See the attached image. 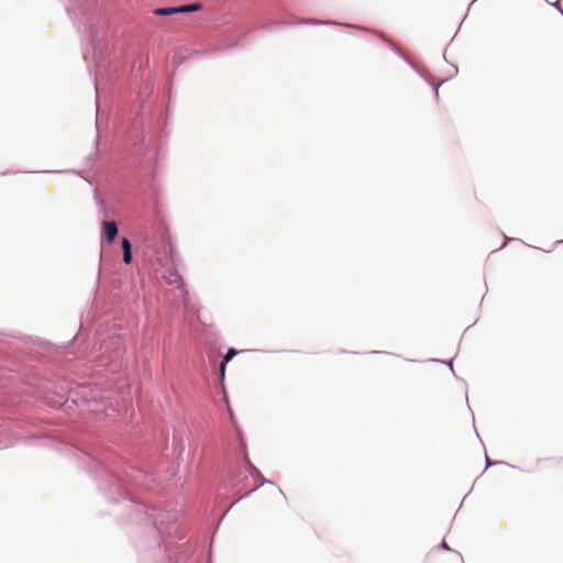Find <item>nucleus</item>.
Instances as JSON below:
<instances>
[{
    "mask_svg": "<svg viewBox=\"0 0 563 563\" xmlns=\"http://www.w3.org/2000/svg\"><path fill=\"white\" fill-rule=\"evenodd\" d=\"M87 470L95 476L100 492L108 501L119 503L121 499H129L131 504L135 500L132 497L130 487H140L147 475L139 468L129 466H117L114 461L100 460L91 452L84 451L78 448H71Z\"/></svg>",
    "mask_w": 563,
    "mask_h": 563,
    "instance_id": "nucleus-1",
    "label": "nucleus"
},
{
    "mask_svg": "<svg viewBox=\"0 0 563 563\" xmlns=\"http://www.w3.org/2000/svg\"><path fill=\"white\" fill-rule=\"evenodd\" d=\"M65 8L78 30L84 27V31L89 33V44L92 51V59L97 68L96 76H98L106 66L107 60L103 56L101 40L98 33L93 31V22L96 19L95 0H66Z\"/></svg>",
    "mask_w": 563,
    "mask_h": 563,
    "instance_id": "nucleus-2",
    "label": "nucleus"
},
{
    "mask_svg": "<svg viewBox=\"0 0 563 563\" xmlns=\"http://www.w3.org/2000/svg\"><path fill=\"white\" fill-rule=\"evenodd\" d=\"M167 283L170 285H176L180 290L181 300L185 306L188 303V290L186 288L185 280L183 276L179 274L177 269L168 271Z\"/></svg>",
    "mask_w": 563,
    "mask_h": 563,
    "instance_id": "nucleus-3",
    "label": "nucleus"
},
{
    "mask_svg": "<svg viewBox=\"0 0 563 563\" xmlns=\"http://www.w3.org/2000/svg\"><path fill=\"white\" fill-rule=\"evenodd\" d=\"M145 514L152 520L155 530L159 534H164L165 532L170 534L172 530L176 529L175 527L164 528L165 520L163 519V515L159 514L156 508H147Z\"/></svg>",
    "mask_w": 563,
    "mask_h": 563,
    "instance_id": "nucleus-4",
    "label": "nucleus"
},
{
    "mask_svg": "<svg viewBox=\"0 0 563 563\" xmlns=\"http://www.w3.org/2000/svg\"><path fill=\"white\" fill-rule=\"evenodd\" d=\"M244 466L246 468V471L250 473V475L252 476H257V477H261L262 478V482L260 485H257L255 488L246 492L244 495H242L236 501H234L231 507L236 504L239 500L250 496L252 493H254L258 487L263 486L264 484H273V482L268 481V479H265L262 477V474L261 472L252 464V462L250 461L246 452L244 451Z\"/></svg>",
    "mask_w": 563,
    "mask_h": 563,
    "instance_id": "nucleus-5",
    "label": "nucleus"
},
{
    "mask_svg": "<svg viewBox=\"0 0 563 563\" xmlns=\"http://www.w3.org/2000/svg\"><path fill=\"white\" fill-rule=\"evenodd\" d=\"M103 234L108 243L112 244L119 233L118 224L115 221H103L102 222Z\"/></svg>",
    "mask_w": 563,
    "mask_h": 563,
    "instance_id": "nucleus-6",
    "label": "nucleus"
},
{
    "mask_svg": "<svg viewBox=\"0 0 563 563\" xmlns=\"http://www.w3.org/2000/svg\"><path fill=\"white\" fill-rule=\"evenodd\" d=\"M122 252H123V263L125 265H129L132 263L133 255H132V244L128 238H123L121 241Z\"/></svg>",
    "mask_w": 563,
    "mask_h": 563,
    "instance_id": "nucleus-7",
    "label": "nucleus"
},
{
    "mask_svg": "<svg viewBox=\"0 0 563 563\" xmlns=\"http://www.w3.org/2000/svg\"><path fill=\"white\" fill-rule=\"evenodd\" d=\"M202 8L200 2H191L183 5H177L178 13H189L199 11Z\"/></svg>",
    "mask_w": 563,
    "mask_h": 563,
    "instance_id": "nucleus-8",
    "label": "nucleus"
},
{
    "mask_svg": "<svg viewBox=\"0 0 563 563\" xmlns=\"http://www.w3.org/2000/svg\"><path fill=\"white\" fill-rule=\"evenodd\" d=\"M153 13L158 16H168L178 13L177 7H162L153 10Z\"/></svg>",
    "mask_w": 563,
    "mask_h": 563,
    "instance_id": "nucleus-9",
    "label": "nucleus"
},
{
    "mask_svg": "<svg viewBox=\"0 0 563 563\" xmlns=\"http://www.w3.org/2000/svg\"><path fill=\"white\" fill-rule=\"evenodd\" d=\"M385 42L389 43L393 48L411 66L415 67V64L389 40H387L382 33H377Z\"/></svg>",
    "mask_w": 563,
    "mask_h": 563,
    "instance_id": "nucleus-10",
    "label": "nucleus"
},
{
    "mask_svg": "<svg viewBox=\"0 0 563 563\" xmlns=\"http://www.w3.org/2000/svg\"><path fill=\"white\" fill-rule=\"evenodd\" d=\"M298 24H313V25H317V24H338L336 22H333V21H321V20H314V19H302L298 22Z\"/></svg>",
    "mask_w": 563,
    "mask_h": 563,
    "instance_id": "nucleus-11",
    "label": "nucleus"
},
{
    "mask_svg": "<svg viewBox=\"0 0 563 563\" xmlns=\"http://www.w3.org/2000/svg\"><path fill=\"white\" fill-rule=\"evenodd\" d=\"M236 355H238V351L234 347H229L225 355L222 358V362L229 363Z\"/></svg>",
    "mask_w": 563,
    "mask_h": 563,
    "instance_id": "nucleus-12",
    "label": "nucleus"
},
{
    "mask_svg": "<svg viewBox=\"0 0 563 563\" xmlns=\"http://www.w3.org/2000/svg\"><path fill=\"white\" fill-rule=\"evenodd\" d=\"M448 80V78L445 79H442L438 82H433L431 84L432 85V88H433V91H434V95H435V98H439V88Z\"/></svg>",
    "mask_w": 563,
    "mask_h": 563,
    "instance_id": "nucleus-13",
    "label": "nucleus"
},
{
    "mask_svg": "<svg viewBox=\"0 0 563 563\" xmlns=\"http://www.w3.org/2000/svg\"><path fill=\"white\" fill-rule=\"evenodd\" d=\"M485 460H486V467H490L494 465H508L504 461H492L487 455H486Z\"/></svg>",
    "mask_w": 563,
    "mask_h": 563,
    "instance_id": "nucleus-14",
    "label": "nucleus"
},
{
    "mask_svg": "<svg viewBox=\"0 0 563 563\" xmlns=\"http://www.w3.org/2000/svg\"><path fill=\"white\" fill-rule=\"evenodd\" d=\"M227 365H228V363H223V362L221 361L220 366H219V372H220V378H221V380H223V379H224Z\"/></svg>",
    "mask_w": 563,
    "mask_h": 563,
    "instance_id": "nucleus-15",
    "label": "nucleus"
},
{
    "mask_svg": "<svg viewBox=\"0 0 563 563\" xmlns=\"http://www.w3.org/2000/svg\"><path fill=\"white\" fill-rule=\"evenodd\" d=\"M433 362H439L438 360H432ZM441 363L445 364L450 367V369L453 372V360L450 361H440Z\"/></svg>",
    "mask_w": 563,
    "mask_h": 563,
    "instance_id": "nucleus-16",
    "label": "nucleus"
},
{
    "mask_svg": "<svg viewBox=\"0 0 563 563\" xmlns=\"http://www.w3.org/2000/svg\"><path fill=\"white\" fill-rule=\"evenodd\" d=\"M440 548L444 551H452L451 548L449 547V544L443 540L442 543L440 544Z\"/></svg>",
    "mask_w": 563,
    "mask_h": 563,
    "instance_id": "nucleus-17",
    "label": "nucleus"
},
{
    "mask_svg": "<svg viewBox=\"0 0 563 563\" xmlns=\"http://www.w3.org/2000/svg\"><path fill=\"white\" fill-rule=\"evenodd\" d=\"M553 5H554V7H555V9H556V10H558L562 15H563V10H562V8H561L560 3H559V2H555V3H553Z\"/></svg>",
    "mask_w": 563,
    "mask_h": 563,
    "instance_id": "nucleus-18",
    "label": "nucleus"
},
{
    "mask_svg": "<svg viewBox=\"0 0 563 563\" xmlns=\"http://www.w3.org/2000/svg\"><path fill=\"white\" fill-rule=\"evenodd\" d=\"M175 255H176V252H175V251H174V249L170 246V257H172V260H174Z\"/></svg>",
    "mask_w": 563,
    "mask_h": 563,
    "instance_id": "nucleus-19",
    "label": "nucleus"
},
{
    "mask_svg": "<svg viewBox=\"0 0 563 563\" xmlns=\"http://www.w3.org/2000/svg\"><path fill=\"white\" fill-rule=\"evenodd\" d=\"M95 89H96V92H97L96 97L98 98V85H97V81H95Z\"/></svg>",
    "mask_w": 563,
    "mask_h": 563,
    "instance_id": "nucleus-20",
    "label": "nucleus"
},
{
    "mask_svg": "<svg viewBox=\"0 0 563 563\" xmlns=\"http://www.w3.org/2000/svg\"><path fill=\"white\" fill-rule=\"evenodd\" d=\"M162 543H163V545H164V551H165V552H167L168 548H167V545L165 544V541H163V540H162Z\"/></svg>",
    "mask_w": 563,
    "mask_h": 563,
    "instance_id": "nucleus-21",
    "label": "nucleus"
},
{
    "mask_svg": "<svg viewBox=\"0 0 563 563\" xmlns=\"http://www.w3.org/2000/svg\"><path fill=\"white\" fill-rule=\"evenodd\" d=\"M228 409H229V413H230V416L232 417V416H233V412H232L231 408L229 407Z\"/></svg>",
    "mask_w": 563,
    "mask_h": 563,
    "instance_id": "nucleus-22",
    "label": "nucleus"
},
{
    "mask_svg": "<svg viewBox=\"0 0 563 563\" xmlns=\"http://www.w3.org/2000/svg\"><path fill=\"white\" fill-rule=\"evenodd\" d=\"M84 58H85L86 60L88 59V53H85Z\"/></svg>",
    "mask_w": 563,
    "mask_h": 563,
    "instance_id": "nucleus-23",
    "label": "nucleus"
},
{
    "mask_svg": "<svg viewBox=\"0 0 563 563\" xmlns=\"http://www.w3.org/2000/svg\"><path fill=\"white\" fill-rule=\"evenodd\" d=\"M166 518H167L168 521L172 520V516L170 515H167Z\"/></svg>",
    "mask_w": 563,
    "mask_h": 563,
    "instance_id": "nucleus-24",
    "label": "nucleus"
},
{
    "mask_svg": "<svg viewBox=\"0 0 563 563\" xmlns=\"http://www.w3.org/2000/svg\"><path fill=\"white\" fill-rule=\"evenodd\" d=\"M453 67H454V75H456L457 74V68L455 66H453Z\"/></svg>",
    "mask_w": 563,
    "mask_h": 563,
    "instance_id": "nucleus-25",
    "label": "nucleus"
},
{
    "mask_svg": "<svg viewBox=\"0 0 563 563\" xmlns=\"http://www.w3.org/2000/svg\"><path fill=\"white\" fill-rule=\"evenodd\" d=\"M556 243H558V244L563 243V240H562V241H558Z\"/></svg>",
    "mask_w": 563,
    "mask_h": 563,
    "instance_id": "nucleus-26",
    "label": "nucleus"
}]
</instances>
